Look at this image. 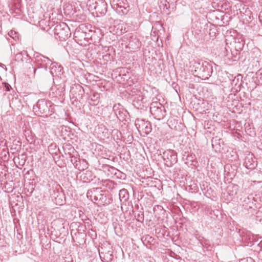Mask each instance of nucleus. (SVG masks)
I'll return each mask as SVG.
<instances>
[{"instance_id":"nucleus-1","label":"nucleus","mask_w":262,"mask_h":262,"mask_svg":"<svg viewBox=\"0 0 262 262\" xmlns=\"http://www.w3.org/2000/svg\"><path fill=\"white\" fill-rule=\"evenodd\" d=\"M190 64L192 74L202 79H208L213 72L212 65L207 61L193 60Z\"/></svg>"},{"instance_id":"nucleus-2","label":"nucleus","mask_w":262,"mask_h":262,"mask_svg":"<svg viewBox=\"0 0 262 262\" xmlns=\"http://www.w3.org/2000/svg\"><path fill=\"white\" fill-rule=\"evenodd\" d=\"M54 34L60 40H66L70 36L71 33L68 26L64 23L57 24L54 28Z\"/></svg>"},{"instance_id":"nucleus-3","label":"nucleus","mask_w":262,"mask_h":262,"mask_svg":"<svg viewBox=\"0 0 262 262\" xmlns=\"http://www.w3.org/2000/svg\"><path fill=\"white\" fill-rule=\"evenodd\" d=\"M150 112L154 118L158 120L163 119L166 115L165 107L158 102H152L150 104Z\"/></svg>"},{"instance_id":"nucleus-4","label":"nucleus","mask_w":262,"mask_h":262,"mask_svg":"<svg viewBox=\"0 0 262 262\" xmlns=\"http://www.w3.org/2000/svg\"><path fill=\"white\" fill-rule=\"evenodd\" d=\"M50 103L45 99L39 100L35 105L33 107V111L38 116L48 115L50 109L48 104Z\"/></svg>"},{"instance_id":"nucleus-5","label":"nucleus","mask_w":262,"mask_h":262,"mask_svg":"<svg viewBox=\"0 0 262 262\" xmlns=\"http://www.w3.org/2000/svg\"><path fill=\"white\" fill-rule=\"evenodd\" d=\"M162 158L165 165L171 167L177 162V154L171 149H167L163 152Z\"/></svg>"},{"instance_id":"nucleus-6","label":"nucleus","mask_w":262,"mask_h":262,"mask_svg":"<svg viewBox=\"0 0 262 262\" xmlns=\"http://www.w3.org/2000/svg\"><path fill=\"white\" fill-rule=\"evenodd\" d=\"M99 253L101 260L103 262H110L113 258V250L109 245L101 247Z\"/></svg>"},{"instance_id":"nucleus-7","label":"nucleus","mask_w":262,"mask_h":262,"mask_svg":"<svg viewBox=\"0 0 262 262\" xmlns=\"http://www.w3.org/2000/svg\"><path fill=\"white\" fill-rule=\"evenodd\" d=\"M87 197L92 201H101L103 202L105 198L103 193V191L100 190V188H93L88 191Z\"/></svg>"},{"instance_id":"nucleus-8","label":"nucleus","mask_w":262,"mask_h":262,"mask_svg":"<svg viewBox=\"0 0 262 262\" xmlns=\"http://www.w3.org/2000/svg\"><path fill=\"white\" fill-rule=\"evenodd\" d=\"M135 125L139 132H142L146 135L151 132L152 129L150 122L147 121L137 119Z\"/></svg>"},{"instance_id":"nucleus-9","label":"nucleus","mask_w":262,"mask_h":262,"mask_svg":"<svg viewBox=\"0 0 262 262\" xmlns=\"http://www.w3.org/2000/svg\"><path fill=\"white\" fill-rule=\"evenodd\" d=\"M35 59L38 68H43L47 70L51 61L49 58L41 54H38L35 56Z\"/></svg>"},{"instance_id":"nucleus-10","label":"nucleus","mask_w":262,"mask_h":262,"mask_svg":"<svg viewBox=\"0 0 262 262\" xmlns=\"http://www.w3.org/2000/svg\"><path fill=\"white\" fill-rule=\"evenodd\" d=\"M84 93L83 88L79 84H76L71 87L70 90V97L77 99L82 98Z\"/></svg>"},{"instance_id":"nucleus-11","label":"nucleus","mask_w":262,"mask_h":262,"mask_svg":"<svg viewBox=\"0 0 262 262\" xmlns=\"http://www.w3.org/2000/svg\"><path fill=\"white\" fill-rule=\"evenodd\" d=\"M120 104H115L113 106V111L115 112L117 118L120 121H124L126 120V117L128 114V112L124 110L123 108H119Z\"/></svg>"},{"instance_id":"nucleus-12","label":"nucleus","mask_w":262,"mask_h":262,"mask_svg":"<svg viewBox=\"0 0 262 262\" xmlns=\"http://www.w3.org/2000/svg\"><path fill=\"white\" fill-rule=\"evenodd\" d=\"M244 165L249 169H253L257 166V163L255 161L253 155L249 152L245 157Z\"/></svg>"},{"instance_id":"nucleus-13","label":"nucleus","mask_w":262,"mask_h":262,"mask_svg":"<svg viewBox=\"0 0 262 262\" xmlns=\"http://www.w3.org/2000/svg\"><path fill=\"white\" fill-rule=\"evenodd\" d=\"M107 3L105 2H99L97 3L94 8L97 13L104 15L107 12Z\"/></svg>"},{"instance_id":"nucleus-14","label":"nucleus","mask_w":262,"mask_h":262,"mask_svg":"<svg viewBox=\"0 0 262 262\" xmlns=\"http://www.w3.org/2000/svg\"><path fill=\"white\" fill-rule=\"evenodd\" d=\"M75 161L74 162V167L80 171H83L88 167V163L85 160L81 161L79 159L77 158H74Z\"/></svg>"},{"instance_id":"nucleus-15","label":"nucleus","mask_w":262,"mask_h":262,"mask_svg":"<svg viewBox=\"0 0 262 262\" xmlns=\"http://www.w3.org/2000/svg\"><path fill=\"white\" fill-rule=\"evenodd\" d=\"M49 67L50 69V72L52 75L55 74L56 75H58L60 74L62 70V67L57 62H52V61H51V63H50Z\"/></svg>"},{"instance_id":"nucleus-16","label":"nucleus","mask_w":262,"mask_h":262,"mask_svg":"<svg viewBox=\"0 0 262 262\" xmlns=\"http://www.w3.org/2000/svg\"><path fill=\"white\" fill-rule=\"evenodd\" d=\"M100 102V94L97 92H94L90 96L89 99V103L92 106H96L99 104Z\"/></svg>"},{"instance_id":"nucleus-17","label":"nucleus","mask_w":262,"mask_h":262,"mask_svg":"<svg viewBox=\"0 0 262 262\" xmlns=\"http://www.w3.org/2000/svg\"><path fill=\"white\" fill-rule=\"evenodd\" d=\"M119 199L121 201L126 202L129 198V194L127 190L126 189H122L119 191Z\"/></svg>"},{"instance_id":"nucleus-18","label":"nucleus","mask_w":262,"mask_h":262,"mask_svg":"<svg viewBox=\"0 0 262 262\" xmlns=\"http://www.w3.org/2000/svg\"><path fill=\"white\" fill-rule=\"evenodd\" d=\"M117 5L118 6V11L119 13H122V14H126L128 13L129 10L128 6L125 7L119 4H117Z\"/></svg>"},{"instance_id":"nucleus-19","label":"nucleus","mask_w":262,"mask_h":262,"mask_svg":"<svg viewBox=\"0 0 262 262\" xmlns=\"http://www.w3.org/2000/svg\"><path fill=\"white\" fill-rule=\"evenodd\" d=\"M24 56H28L27 53L26 52L18 53L15 55V60L17 61H24Z\"/></svg>"},{"instance_id":"nucleus-20","label":"nucleus","mask_w":262,"mask_h":262,"mask_svg":"<svg viewBox=\"0 0 262 262\" xmlns=\"http://www.w3.org/2000/svg\"><path fill=\"white\" fill-rule=\"evenodd\" d=\"M254 198L252 196H251L250 198L249 196H247L246 198H243V202L245 203V204H243L244 205L245 204H249L251 201L253 200Z\"/></svg>"},{"instance_id":"nucleus-21","label":"nucleus","mask_w":262,"mask_h":262,"mask_svg":"<svg viewBox=\"0 0 262 262\" xmlns=\"http://www.w3.org/2000/svg\"><path fill=\"white\" fill-rule=\"evenodd\" d=\"M5 87L6 90L7 91H10V88H11V86L9 84H8V83H6L5 85Z\"/></svg>"},{"instance_id":"nucleus-22","label":"nucleus","mask_w":262,"mask_h":262,"mask_svg":"<svg viewBox=\"0 0 262 262\" xmlns=\"http://www.w3.org/2000/svg\"><path fill=\"white\" fill-rule=\"evenodd\" d=\"M75 157H72L71 160V162L74 164V162L75 161L74 158Z\"/></svg>"},{"instance_id":"nucleus-23","label":"nucleus","mask_w":262,"mask_h":262,"mask_svg":"<svg viewBox=\"0 0 262 262\" xmlns=\"http://www.w3.org/2000/svg\"><path fill=\"white\" fill-rule=\"evenodd\" d=\"M165 7H166V8L167 9L169 7V3H168L167 4H165Z\"/></svg>"},{"instance_id":"nucleus-24","label":"nucleus","mask_w":262,"mask_h":262,"mask_svg":"<svg viewBox=\"0 0 262 262\" xmlns=\"http://www.w3.org/2000/svg\"><path fill=\"white\" fill-rule=\"evenodd\" d=\"M262 17V11L260 12V14L259 15V18Z\"/></svg>"},{"instance_id":"nucleus-25","label":"nucleus","mask_w":262,"mask_h":262,"mask_svg":"<svg viewBox=\"0 0 262 262\" xmlns=\"http://www.w3.org/2000/svg\"><path fill=\"white\" fill-rule=\"evenodd\" d=\"M36 70H37V69H36V68H34V75H35V74H36Z\"/></svg>"},{"instance_id":"nucleus-26","label":"nucleus","mask_w":262,"mask_h":262,"mask_svg":"<svg viewBox=\"0 0 262 262\" xmlns=\"http://www.w3.org/2000/svg\"><path fill=\"white\" fill-rule=\"evenodd\" d=\"M12 33H13V32L11 31L10 32H9V35L11 37H12V35H11V34H12Z\"/></svg>"},{"instance_id":"nucleus-27","label":"nucleus","mask_w":262,"mask_h":262,"mask_svg":"<svg viewBox=\"0 0 262 262\" xmlns=\"http://www.w3.org/2000/svg\"><path fill=\"white\" fill-rule=\"evenodd\" d=\"M235 80H236V79H234L233 80L232 83H234L235 82Z\"/></svg>"},{"instance_id":"nucleus-28","label":"nucleus","mask_w":262,"mask_h":262,"mask_svg":"<svg viewBox=\"0 0 262 262\" xmlns=\"http://www.w3.org/2000/svg\"><path fill=\"white\" fill-rule=\"evenodd\" d=\"M239 75L237 76V79H236V81H238V77H239Z\"/></svg>"},{"instance_id":"nucleus-29","label":"nucleus","mask_w":262,"mask_h":262,"mask_svg":"<svg viewBox=\"0 0 262 262\" xmlns=\"http://www.w3.org/2000/svg\"><path fill=\"white\" fill-rule=\"evenodd\" d=\"M212 145L213 146V141L212 140Z\"/></svg>"},{"instance_id":"nucleus-30","label":"nucleus","mask_w":262,"mask_h":262,"mask_svg":"<svg viewBox=\"0 0 262 262\" xmlns=\"http://www.w3.org/2000/svg\"><path fill=\"white\" fill-rule=\"evenodd\" d=\"M260 3H261V4L262 5V0H261V2Z\"/></svg>"}]
</instances>
